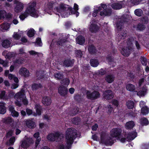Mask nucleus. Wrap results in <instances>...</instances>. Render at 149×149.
<instances>
[{"mask_svg":"<svg viewBox=\"0 0 149 149\" xmlns=\"http://www.w3.org/2000/svg\"><path fill=\"white\" fill-rule=\"evenodd\" d=\"M27 126L30 128L33 129L36 126L35 123L31 120H29L26 122Z\"/></svg>","mask_w":149,"mask_h":149,"instance_id":"aec40b11","label":"nucleus"},{"mask_svg":"<svg viewBox=\"0 0 149 149\" xmlns=\"http://www.w3.org/2000/svg\"><path fill=\"white\" fill-rule=\"evenodd\" d=\"M136 132H132L129 133L126 136L128 141H130L134 139L136 136Z\"/></svg>","mask_w":149,"mask_h":149,"instance_id":"f3484780","label":"nucleus"},{"mask_svg":"<svg viewBox=\"0 0 149 149\" xmlns=\"http://www.w3.org/2000/svg\"><path fill=\"white\" fill-rule=\"evenodd\" d=\"M27 14L26 13H24V14L20 15L19 16V17L21 20H23L25 18L27 17Z\"/></svg>","mask_w":149,"mask_h":149,"instance_id":"603ef678","label":"nucleus"},{"mask_svg":"<svg viewBox=\"0 0 149 149\" xmlns=\"http://www.w3.org/2000/svg\"><path fill=\"white\" fill-rule=\"evenodd\" d=\"M21 101L25 105H27L28 104V101L26 99V97L23 99L21 100L20 102Z\"/></svg>","mask_w":149,"mask_h":149,"instance_id":"bf43d9fd","label":"nucleus"},{"mask_svg":"<svg viewBox=\"0 0 149 149\" xmlns=\"http://www.w3.org/2000/svg\"><path fill=\"white\" fill-rule=\"evenodd\" d=\"M13 37L15 39L18 40L20 38L21 36L17 33L14 32L13 36Z\"/></svg>","mask_w":149,"mask_h":149,"instance_id":"de8ad7c7","label":"nucleus"},{"mask_svg":"<svg viewBox=\"0 0 149 149\" xmlns=\"http://www.w3.org/2000/svg\"><path fill=\"white\" fill-rule=\"evenodd\" d=\"M76 56L79 57H81L82 55V53L81 51L80 50H77L75 52Z\"/></svg>","mask_w":149,"mask_h":149,"instance_id":"8fccbe9b","label":"nucleus"},{"mask_svg":"<svg viewBox=\"0 0 149 149\" xmlns=\"http://www.w3.org/2000/svg\"><path fill=\"white\" fill-rule=\"evenodd\" d=\"M35 109H36L37 114L38 115H40L41 114V112L40 106L38 104H36L35 105Z\"/></svg>","mask_w":149,"mask_h":149,"instance_id":"4c0bfd02","label":"nucleus"},{"mask_svg":"<svg viewBox=\"0 0 149 149\" xmlns=\"http://www.w3.org/2000/svg\"><path fill=\"white\" fill-rule=\"evenodd\" d=\"M142 0H131L132 2L134 5H137Z\"/></svg>","mask_w":149,"mask_h":149,"instance_id":"13d9d810","label":"nucleus"},{"mask_svg":"<svg viewBox=\"0 0 149 149\" xmlns=\"http://www.w3.org/2000/svg\"><path fill=\"white\" fill-rule=\"evenodd\" d=\"M7 13L4 10H0V19L2 18H4L6 17Z\"/></svg>","mask_w":149,"mask_h":149,"instance_id":"f704fd0d","label":"nucleus"},{"mask_svg":"<svg viewBox=\"0 0 149 149\" xmlns=\"http://www.w3.org/2000/svg\"><path fill=\"white\" fill-rule=\"evenodd\" d=\"M14 54L13 53L11 52H9L6 55V57L10 59L11 57L13 56Z\"/></svg>","mask_w":149,"mask_h":149,"instance_id":"864d4df0","label":"nucleus"},{"mask_svg":"<svg viewBox=\"0 0 149 149\" xmlns=\"http://www.w3.org/2000/svg\"><path fill=\"white\" fill-rule=\"evenodd\" d=\"M140 123L142 125H147L148 124L149 122L147 119L143 118L140 119Z\"/></svg>","mask_w":149,"mask_h":149,"instance_id":"72a5a7b5","label":"nucleus"},{"mask_svg":"<svg viewBox=\"0 0 149 149\" xmlns=\"http://www.w3.org/2000/svg\"><path fill=\"white\" fill-rule=\"evenodd\" d=\"M146 89H145L143 91H140L137 93V95L140 97L143 96L146 93Z\"/></svg>","mask_w":149,"mask_h":149,"instance_id":"c03bdc74","label":"nucleus"},{"mask_svg":"<svg viewBox=\"0 0 149 149\" xmlns=\"http://www.w3.org/2000/svg\"><path fill=\"white\" fill-rule=\"evenodd\" d=\"M26 97L24 93V90L22 89L19 92L17 93L15 96V98L17 100H19L23 99L24 98Z\"/></svg>","mask_w":149,"mask_h":149,"instance_id":"9d476101","label":"nucleus"},{"mask_svg":"<svg viewBox=\"0 0 149 149\" xmlns=\"http://www.w3.org/2000/svg\"><path fill=\"white\" fill-rule=\"evenodd\" d=\"M102 7H100L98 8L99 11L101 10L102 9L103 10L100 13V15L103 17L105 16H109L111 13V9H107V6L105 4H101Z\"/></svg>","mask_w":149,"mask_h":149,"instance_id":"423d86ee","label":"nucleus"},{"mask_svg":"<svg viewBox=\"0 0 149 149\" xmlns=\"http://www.w3.org/2000/svg\"><path fill=\"white\" fill-rule=\"evenodd\" d=\"M126 88L127 90L131 92L134 91L136 89V86L134 85L130 84H127Z\"/></svg>","mask_w":149,"mask_h":149,"instance_id":"6ab92c4d","label":"nucleus"},{"mask_svg":"<svg viewBox=\"0 0 149 149\" xmlns=\"http://www.w3.org/2000/svg\"><path fill=\"white\" fill-rule=\"evenodd\" d=\"M88 49L89 52L91 54H94L96 53V50L95 49V48L93 45L89 46L88 48Z\"/></svg>","mask_w":149,"mask_h":149,"instance_id":"c85d7f7f","label":"nucleus"},{"mask_svg":"<svg viewBox=\"0 0 149 149\" xmlns=\"http://www.w3.org/2000/svg\"><path fill=\"white\" fill-rule=\"evenodd\" d=\"M124 1H121L118 2H114L111 5V7L114 9L119 10L122 8L125 5Z\"/></svg>","mask_w":149,"mask_h":149,"instance_id":"1a4fd4ad","label":"nucleus"},{"mask_svg":"<svg viewBox=\"0 0 149 149\" xmlns=\"http://www.w3.org/2000/svg\"><path fill=\"white\" fill-rule=\"evenodd\" d=\"M1 29L3 30H6L9 28V25L7 23L2 24L1 26Z\"/></svg>","mask_w":149,"mask_h":149,"instance_id":"c9c22d12","label":"nucleus"},{"mask_svg":"<svg viewBox=\"0 0 149 149\" xmlns=\"http://www.w3.org/2000/svg\"><path fill=\"white\" fill-rule=\"evenodd\" d=\"M106 73V71L103 69H101L98 72V74L101 75H103L105 74Z\"/></svg>","mask_w":149,"mask_h":149,"instance_id":"4d7b16f0","label":"nucleus"},{"mask_svg":"<svg viewBox=\"0 0 149 149\" xmlns=\"http://www.w3.org/2000/svg\"><path fill=\"white\" fill-rule=\"evenodd\" d=\"M61 83L63 85H64L65 86H68L69 84L70 80L68 79H65L62 80Z\"/></svg>","mask_w":149,"mask_h":149,"instance_id":"a19ab883","label":"nucleus"},{"mask_svg":"<svg viewBox=\"0 0 149 149\" xmlns=\"http://www.w3.org/2000/svg\"><path fill=\"white\" fill-rule=\"evenodd\" d=\"M134 42H135V45L136 46V48L138 49H140V46L138 42L137 41H134H134L133 42H132V44H133V43Z\"/></svg>","mask_w":149,"mask_h":149,"instance_id":"5fc2aeb1","label":"nucleus"},{"mask_svg":"<svg viewBox=\"0 0 149 149\" xmlns=\"http://www.w3.org/2000/svg\"><path fill=\"white\" fill-rule=\"evenodd\" d=\"M42 102L45 105L48 106L51 104L52 100L50 97L45 96L42 98Z\"/></svg>","mask_w":149,"mask_h":149,"instance_id":"dca6fc26","label":"nucleus"},{"mask_svg":"<svg viewBox=\"0 0 149 149\" xmlns=\"http://www.w3.org/2000/svg\"><path fill=\"white\" fill-rule=\"evenodd\" d=\"M122 133V130L119 128H113L111 131L109 139H107V135L104 132L100 134V140L101 143L106 144L112 145L116 140H118Z\"/></svg>","mask_w":149,"mask_h":149,"instance_id":"f257e3e1","label":"nucleus"},{"mask_svg":"<svg viewBox=\"0 0 149 149\" xmlns=\"http://www.w3.org/2000/svg\"><path fill=\"white\" fill-rule=\"evenodd\" d=\"M56 140V141H60L62 140L64 137L63 134L59 133H55Z\"/></svg>","mask_w":149,"mask_h":149,"instance_id":"b1692460","label":"nucleus"},{"mask_svg":"<svg viewBox=\"0 0 149 149\" xmlns=\"http://www.w3.org/2000/svg\"><path fill=\"white\" fill-rule=\"evenodd\" d=\"M26 111L27 114L29 115H31L32 113V110L29 109H26Z\"/></svg>","mask_w":149,"mask_h":149,"instance_id":"0e129e2a","label":"nucleus"},{"mask_svg":"<svg viewBox=\"0 0 149 149\" xmlns=\"http://www.w3.org/2000/svg\"><path fill=\"white\" fill-rule=\"evenodd\" d=\"M141 22L143 23L147 24L148 22V18L147 17H143L141 18Z\"/></svg>","mask_w":149,"mask_h":149,"instance_id":"a18cd8bd","label":"nucleus"},{"mask_svg":"<svg viewBox=\"0 0 149 149\" xmlns=\"http://www.w3.org/2000/svg\"><path fill=\"white\" fill-rule=\"evenodd\" d=\"M134 41V38H131L127 39V47L124 48L122 49L121 52L125 56H128L129 55L131 50L133 49L132 42Z\"/></svg>","mask_w":149,"mask_h":149,"instance_id":"7ed1b4c3","label":"nucleus"},{"mask_svg":"<svg viewBox=\"0 0 149 149\" xmlns=\"http://www.w3.org/2000/svg\"><path fill=\"white\" fill-rule=\"evenodd\" d=\"M141 61L142 65L146 66V65L147 60L145 58L143 57H141Z\"/></svg>","mask_w":149,"mask_h":149,"instance_id":"09e8293b","label":"nucleus"},{"mask_svg":"<svg viewBox=\"0 0 149 149\" xmlns=\"http://www.w3.org/2000/svg\"><path fill=\"white\" fill-rule=\"evenodd\" d=\"M123 23L122 22H120L117 24V26L118 29H120L122 28L123 26Z\"/></svg>","mask_w":149,"mask_h":149,"instance_id":"6e6d98bb","label":"nucleus"},{"mask_svg":"<svg viewBox=\"0 0 149 149\" xmlns=\"http://www.w3.org/2000/svg\"><path fill=\"white\" fill-rule=\"evenodd\" d=\"M105 79L107 82L110 84L114 81L115 79V77L112 74H108L105 77Z\"/></svg>","mask_w":149,"mask_h":149,"instance_id":"a211bd4d","label":"nucleus"},{"mask_svg":"<svg viewBox=\"0 0 149 149\" xmlns=\"http://www.w3.org/2000/svg\"><path fill=\"white\" fill-rule=\"evenodd\" d=\"M135 14L138 16H141L143 14V12L142 10L140 9H137L134 11Z\"/></svg>","mask_w":149,"mask_h":149,"instance_id":"58836bf2","label":"nucleus"},{"mask_svg":"<svg viewBox=\"0 0 149 149\" xmlns=\"http://www.w3.org/2000/svg\"><path fill=\"white\" fill-rule=\"evenodd\" d=\"M11 114L12 115L13 117H18L19 114V113L17 112L15 110L12 111V112H11Z\"/></svg>","mask_w":149,"mask_h":149,"instance_id":"3c124183","label":"nucleus"},{"mask_svg":"<svg viewBox=\"0 0 149 149\" xmlns=\"http://www.w3.org/2000/svg\"><path fill=\"white\" fill-rule=\"evenodd\" d=\"M91 65L93 67H96L98 66L99 63L97 60L91 59L90 60Z\"/></svg>","mask_w":149,"mask_h":149,"instance_id":"cd10ccee","label":"nucleus"},{"mask_svg":"<svg viewBox=\"0 0 149 149\" xmlns=\"http://www.w3.org/2000/svg\"><path fill=\"white\" fill-rule=\"evenodd\" d=\"M35 33V31L33 29H31L28 31L27 35L29 37H31L34 36Z\"/></svg>","mask_w":149,"mask_h":149,"instance_id":"473e14b6","label":"nucleus"},{"mask_svg":"<svg viewBox=\"0 0 149 149\" xmlns=\"http://www.w3.org/2000/svg\"><path fill=\"white\" fill-rule=\"evenodd\" d=\"M19 73L22 76L24 77H28L29 75V72L26 68H22L19 70Z\"/></svg>","mask_w":149,"mask_h":149,"instance_id":"ddd939ff","label":"nucleus"},{"mask_svg":"<svg viewBox=\"0 0 149 149\" xmlns=\"http://www.w3.org/2000/svg\"><path fill=\"white\" fill-rule=\"evenodd\" d=\"M34 141L32 138L26 136L24 139L22 141L21 146L24 148H27L34 143Z\"/></svg>","mask_w":149,"mask_h":149,"instance_id":"39448f33","label":"nucleus"},{"mask_svg":"<svg viewBox=\"0 0 149 149\" xmlns=\"http://www.w3.org/2000/svg\"><path fill=\"white\" fill-rule=\"evenodd\" d=\"M36 6V3L34 1L29 3L26 10V13L32 16L37 17L38 15L35 8Z\"/></svg>","mask_w":149,"mask_h":149,"instance_id":"20e7f679","label":"nucleus"},{"mask_svg":"<svg viewBox=\"0 0 149 149\" xmlns=\"http://www.w3.org/2000/svg\"><path fill=\"white\" fill-rule=\"evenodd\" d=\"M127 31H123L118 34V39H124L127 36Z\"/></svg>","mask_w":149,"mask_h":149,"instance_id":"4be33fe9","label":"nucleus"},{"mask_svg":"<svg viewBox=\"0 0 149 149\" xmlns=\"http://www.w3.org/2000/svg\"><path fill=\"white\" fill-rule=\"evenodd\" d=\"M68 92V88L65 86H60L58 88V92L62 96H65Z\"/></svg>","mask_w":149,"mask_h":149,"instance_id":"4468645a","label":"nucleus"},{"mask_svg":"<svg viewBox=\"0 0 149 149\" xmlns=\"http://www.w3.org/2000/svg\"><path fill=\"white\" fill-rule=\"evenodd\" d=\"M126 105L128 109H132L134 107V103L132 101H128L127 102Z\"/></svg>","mask_w":149,"mask_h":149,"instance_id":"7c9ffc66","label":"nucleus"},{"mask_svg":"<svg viewBox=\"0 0 149 149\" xmlns=\"http://www.w3.org/2000/svg\"><path fill=\"white\" fill-rule=\"evenodd\" d=\"M19 85L17 84H13L11 86V88L12 89H15L17 88Z\"/></svg>","mask_w":149,"mask_h":149,"instance_id":"680f3d73","label":"nucleus"},{"mask_svg":"<svg viewBox=\"0 0 149 149\" xmlns=\"http://www.w3.org/2000/svg\"><path fill=\"white\" fill-rule=\"evenodd\" d=\"M54 77L57 79H60L63 78V75L60 73H58L54 74Z\"/></svg>","mask_w":149,"mask_h":149,"instance_id":"37998d69","label":"nucleus"},{"mask_svg":"<svg viewBox=\"0 0 149 149\" xmlns=\"http://www.w3.org/2000/svg\"><path fill=\"white\" fill-rule=\"evenodd\" d=\"M78 108L77 107H75V108L72 111V112L70 113V114L72 116L78 113Z\"/></svg>","mask_w":149,"mask_h":149,"instance_id":"49530a36","label":"nucleus"},{"mask_svg":"<svg viewBox=\"0 0 149 149\" xmlns=\"http://www.w3.org/2000/svg\"><path fill=\"white\" fill-rule=\"evenodd\" d=\"M5 94V92L4 91H2L0 94V98H3Z\"/></svg>","mask_w":149,"mask_h":149,"instance_id":"338daca9","label":"nucleus"},{"mask_svg":"<svg viewBox=\"0 0 149 149\" xmlns=\"http://www.w3.org/2000/svg\"><path fill=\"white\" fill-rule=\"evenodd\" d=\"M76 40L78 44L80 45H82L84 43L85 39L82 36H79L76 38Z\"/></svg>","mask_w":149,"mask_h":149,"instance_id":"412c9836","label":"nucleus"},{"mask_svg":"<svg viewBox=\"0 0 149 149\" xmlns=\"http://www.w3.org/2000/svg\"><path fill=\"white\" fill-rule=\"evenodd\" d=\"M91 23V25L89 27V30L92 33L96 32L99 29L98 26H97L95 22H93L92 21Z\"/></svg>","mask_w":149,"mask_h":149,"instance_id":"f8f14e48","label":"nucleus"},{"mask_svg":"<svg viewBox=\"0 0 149 149\" xmlns=\"http://www.w3.org/2000/svg\"><path fill=\"white\" fill-rule=\"evenodd\" d=\"M29 53L31 55L38 54V52H36L33 50L29 51Z\"/></svg>","mask_w":149,"mask_h":149,"instance_id":"774afa93","label":"nucleus"},{"mask_svg":"<svg viewBox=\"0 0 149 149\" xmlns=\"http://www.w3.org/2000/svg\"><path fill=\"white\" fill-rule=\"evenodd\" d=\"M87 98L92 100L98 98L100 96V94L97 91H94L91 92L88 91L86 93Z\"/></svg>","mask_w":149,"mask_h":149,"instance_id":"6e6552de","label":"nucleus"},{"mask_svg":"<svg viewBox=\"0 0 149 149\" xmlns=\"http://www.w3.org/2000/svg\"><path fill=\"white\" fill-rule=\"evenodd\" d=\"M13 2L14 3L16 4L14 8L15 12L17 13L21 12L24 8L23 3L18 0H14Z\"/></svg>","mask_w":149,"mask_h":149,"instance_id":"0eeeda50","label":"nucleus"},{"mask_svg":"<svg viewBox=\"0 0 149 149\" xmlns=\"http://www.w3.org/2000/svg\"><path fill=\"white\" fill-rule=\"evenodd\" d=\"M67 5L63 3H61L58 6L55 8L57 11L59 13H61L64 11L67 8Z\"/></svg>","mask_w":149,"mask_h":149,"instance_id":"2eb2a0df","label":"nucleus"},{"mask_svg":"<svg viewBox=\"0 0 149 149\" xmlns=\"http://www.w3.org/2000/svg\"><path fill=\"white\" fill-rule=\"evenodd\" d=\"M145 26L144 25L140 24H139L136 26V29L137 30L140 31H142L145 28Z\"/></svg>","mask_w":149,"mask_h":149,"instance_id":"79ce46f5","label":"nucleus"},{"mask_svg":"<svg viewBox=\"0 0 149 149\" xmlns=\"http://www.w3.org/2000/svg\"><path fill=\"white\" fill-rule=\"evenodd\" d=\"M42 87V85L40 84H34L32 86V88L34 90L41 88Z\"/></svg>","mask_w":149,"mask_h":149,"instance_id":"e433bc0d","label":"nucleus"},{"mask_svg":"<svg viewBox=\"0 0 149 149\" xmlns=\"http://www.w3.org/2000/svg\"><path fill=\"white\" fill-rule=\"evenodd\" d=\"M47 139L50 141H55L56 140L55 133L49 134L47 136Z\"/></svg>","mask_w":149,"mask_h":149,"instance_id":"c756f323","label":"nucleus"},{"mask_svg":"<svg viewBox=\"0 0 149 149\" xmlns=\"http://www.w3.org/2000/svg\"><path fill=\"white\" fill-rule=\"evenodd\" d=\"M5 103L0 102V114H4L6 112V109L5 107Z\"/></svg>","mask_w":149,"mask_h":149,"instance_id":"5701e85b","label":"nucleus"},{"mask_svg":"<svg viewBox=\"0 0 149 149\" xmlns=\"http://www.w3.org/2000/svg\"><path fill=\"white\" fill-rule=\"evenodd\" d=\"M134 125V122L132 121H130L126 123L125 127L127 129H132Z\"/></svg>","mask_w":149,"mask_h":149,"instance_id":"a878e982","label":"nucleus"},{"mask_svg":"<svg viewBox=\"0 0 149 149\" xmlns=\"http://www.w3.org/2000/svg\"><path fill=\"white\" fill-rule=\"evenodd\" d=\"M15 141V137H13L10 138L9 141L10 143L11 144H13L14 143V142Z\"/></svg>","mask_w":149,"mask_h":149,"instance_id":"e2e57ef3","label":"nucleus"},{"mask_svg":"<svg viewBox=\"0 0 149 149\" xmlns=\"http://www.w3.org/2000/svg\"><path fill=\"white\" fill-rule=\"evenodd\" d=\"M103 95L104 98L107 100L111 99L113 97L112 92L111 90H107L105 91Z\"/></svg>","mask_w":149,"mask_h":149,"instance_id":"9b49d317","label":"nucleus"},{"mask_svg":"<svg viewBox=\"0 0 149 149\" xmlns=\"http://www.w3.org/2000/svg\"><path fill=\"white\" fill-rule=\"evenodd\" d=\"M73 63L72 61L69 59L65 60L63 62V65L66 67H70L72 66Z\"/></svg>","mask_w":149,"mask_h":149,"instance_id":"393cba45","label":"nucleus"},{"mask_svg":"<svg viewBox=\"0 0 149 149\" xmlns=\"http://www.w3.org/2000/svg\"><path fill=\"white\" fill-rule=\"evenodd\" d=\"M36 42L40 46H42V43L41 39L40 38H38L36 39Z\"/></svg>","mask_w":149,"mask_h":149,"instance_id":"052dcab7","label":"nucleus"},{"mask_svg":"<svg viewBox=\"0 0 149 149\" xmlns=\"http://www.w3.org/2000/svg\"><path fill=\"white\" fill-rule=\"evenodd\" d=\"M10 42L7 40H4L2 42V46L6 48H7L10 47Z\"/></svg>","mask_w":149,"mask_h":149,"instance_id":"bb28decb","label":"nucleus"},{"mask_svg":"<svg viewBox=\"0 0 149 149\" xmlns=\"http://www.w3.org/2000/svg\"><path fill=\"white\" fill-rule=\"evenodd\" d=\"M6 122L8 123H10L13 122V120L11 117H8L6 119Z\"/></svg>","mask_w":149,"mask_h":149,"instance_id":"69168bd1","label":"nucleus"},{"mask_svg":"<svg viewBox=\"0 0 149 149\" xmlns=\"http://www.w3.org/2000/svg\"><path fill=\"white\" fill-rule=\"evenodd\" d=\"M77 131L73 129L69 128L66 131L65 139L66 146H65L63 144H60L59 149H67L69 148L72 144L74 139L77 137Z\"/></svg>","mask_w":149,"mask_h":149,"instance_id":"f03ea898","label":"nucleus"},{"mask_svg":"<svg viewBox=\"0 0 149 149\" xmlns=\"http://www.w3.org/2000/svg\"><path fill=\"white\" fill-rule=\"evenodd\" d=\"M149 112V109L146 106L142 107L141 109V113L143 115H146Z\"/></svg>","mask_w":149,"mask_h":149,"instance_id":"2f4dec72","label":"nucleus"},{"mask_svg":"<svg viewBox=\"0 0 149 149\" xmlns=\"http://www.w3.org/2000/svg\"><path fill=\"white\" fill-rule=\"evenodd\" d=\"M55 3H54L52 1L50 2H49L47 4V7H46V10H49L51 9L53 7V6L55 4Z\"/></svg>","mask_w":149,"mask_h":149,"instance_id":"ea45409f","label":"nucleus"}]
</instances>
